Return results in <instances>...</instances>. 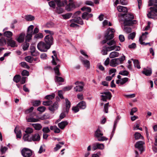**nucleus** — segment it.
<instances>
[{"mask_svg": "<svg viewBox=\"0 0 157 157\" xmlns=\"http://www.w3.org/2000/svg\"><path fill=\"white\" fill-rule=\"evenodd\" d=\"M124 31L127 33H130L131 32V29L128 27L124 25Z\"/></svg>", "mask_w": 157, "mask_h": 157, "instance_id": "nucleus-47", "label": "nucleus"}, {"mask_svg": "<svg viewBox=\"0 0 157 157\" xmlns=\"http://www.w3.org/2000/svg\"><path fill=\"white\" fill-rule=\"evenodd\" d=\"M68 124V123L66 121H62L58 124V126L60 129H63Z\"/></svg>", "mask_w": 157, "mask_h": 157, "instance_id": "nucleus-26", "label": "nucleus"}, {"mask_svg": "<svg viewBox=\"0 0 157 157\" xmlns=\"http://www.w3.org/2000/svg\"><path fill=\"white\" fill-rule=\"evenodd\" d=\"M4 35L7 37L10 38L13 36V33L10 31H6L4 33Z\"/></svg>", "mask_w": 157, "mask_h": 157, "instance_id": "nucleus-34", "label": "nucleus"}, {"mask_svg": "<svg viewBox=\"0 0 157 157\" xmlns=\"http://www.w3.org/2000/svg\"><path fill=\"white\" fill-rule=\"evenodd\" d=\"M144 144V142L142 141H138L136 144L135 147L142 152L143 151V145Z\"/></svg>", "mask_w": 157, "mask_h": 157, "instance_id": "nucleus-14", "label": "nucleus"}, {"mask_svg": "<svg viewBox=\"0 0 157 157\" xmlns=\"http://www.w3.org/2000/svg\"><path fill=\"white\" fill-rule=\"evenodd\" d=\"M48 4L50 7H52L53 9L55 8L56 5L54 2L53 1H51L49 2Z\"/></svg>", "mask_w": 157, "mask_h": 157, "instance_id": "nucleus-62", "label": "nucleus"}, {"mask_svg": "<svg viewBox=\"0 0 157 157\" xmlns=\"http://www.w3.org/2000/svg\"><path fill=\"white\" fill-rule=\"evenodd\" d=\"M54 70L55 71L56 74L57 76H60L61 74L59 72V69L57 67H55L54 68Z\"/></svg>", "mask_w": 157, "mask_h": 157, "instance_id": "nucleus-55", "label": "nucleus"}, {"mask_svg": "<svg viewBox=\"0 0 157 157\" xmlns=\"http://www.w3.org/2000/svg\"><path fill=\"white\" fill-rule=\"evenodd\" d=\"M56 76L55 77V80L56 82H63L64 81V79L61 77Z\"/></svg>", "mask_w": 157, "mask_h": 157, "instance_id": "nucleus-40", "label": "nucleus"}, {"mask_svg": "<svg viewBox=\"0 0 157 157\" xmlns=\"http://www.w3.org/2000/svg\"><path fill=\"white\" fill-rule=\"evenodd\" d=\"M119 74L124 76H127L129 74V72L127 71L124 70L120 72Z\"/></svg>", "mask_w": 157, "mask_h": 157, "instance_id": "nucleus-59", "label": "nucleus"}, {"mask_svg": "<svg viewBox=\"0 0 157 157\" xmlns=\"http://www.w3.org/2000/svg\"><path fill=\"white\" fill-rule=\"evenodd\" d=\"M40 139V136L38 133H36L31 135V142L39 141Z\"/></svg>", "mask_w": 157, "mask_h": 157, "instance_id": "nucleus-16", "label": "nucleus"}, {"mask_svg": "<svg viewBox=\"0 0 157 157\" xmlns=\"http://www.w3.org/2000/svg\"><path fill=\"white\" fill-rule=\"evenodd\" d=\"M52 52L54 54V56H52V62L53 65H56L58 62L59 61V60L57 57L56 51H53Z\"/></svg>", "mask_w": 157, "mask_h": 157, "instance_id": "nucleus-13", "label": "nucleus"}, {"mask_svg": "<svg viewBox=\"0 0 157 157\" xmlns=\"http://www.w3.org/2000/svg\"><path fill=\"white\" fill-rule=\"evenodd\" d=\"M115 31L114 29H110V28L108 29L104 35L105 39L103 40L102 41V43L104 44L106 43L108 40L113 39L114 37V33Z\"/></svg>", "mask_w": 157, "mask_h": 157, "instance_id": "nucleus-2", "label": "nucleus"}, {"mask_svg": "<svg viewBox=\"0 0 157 157\" xmlns=\"http://www.w3.org/2000/svg\"><path fill=\"white\" fill-rule=\"evenodd\" d=\"M32 126L36 130H40L42 128V126L40 124L35 123L31 124Z\"/></svg>", "mask_w": 157, "mask_h": 157, "instance_id": "nucleus-28", "label": "nucleus"}, {"mask_svg": "<svg viewBox=\"0 0 157 157\" xmlns=\"http://www.w3.org/2000/svg\"><path fill=\"white\" fill-rule=\"evenodd\" d=\"M72 15L71 13H67L62 15L63 17L65 19H67L69 18Z\"/></svg>", "mask_w": 157, "mask_h": 157, "instance_id": "nucleus-54", "label": "nucleus"}, {"mask_svg": "<svg viewBox=\"0 0 157 157\" xmlns=\"http://www.w3.org/2000/svg\"><path fill=\"white\" fill-rule=\"evenodd\" d=\"M121 85H123L129 80V78H124L121 79Z\"/></svg>", "mask_w": 157, "mask_h": 157, "instance_id": "nucleus-60", "label": "nucleus"}, {"mask_svg": "<svg viewBox=\"0 0 157 157\" xmlns=\"http://www.w3.org/2000/svg\"><path fill=\"white\" fill-rule=\"evenodd\" d=\"M57 6H64L67 3L66 0L61 1V0H54Z\"/></svg>", "mask_w": 157, "mask_h": 157, "instance_id": "nucleus-18", "label": "nucleus"}, {"mask_svg": "<svg viewBox=\"0 0 157 157\" xmlns=\"http://www.w3.org/2000/svg\"><path fill=\"white\" fill-rule=\"evenodd\" d=\"M66 101V112H68L69 109L71 106V103L70 101L67 99H65Z\"/></svg>", "mask_w": 157, "mask_h": 157, "instance_id": "nucleus-32", "label": "nucleus"}, {"mask_svg": "<svg viewBox=\"0 0 157 157\" xmlns=\"http://www.w3.org/2000/svg\"><path fill=\"white\" fill-rule=\"evenodd\" d=\"M52 101L51 100H49L44 101L43 102V104L45 106H49L52 104Z\"/></svg>", "mask_w": 157, "mask_h": 157, "instance_id": "nucleus-46", "label": "nucleus"}, {"mask_svg": "<svg viewBox=\"0 0 157 157\" xmlns=\"http://www.w3.org/2000/svg\"><path fill=\"white\" fill-rule=\"evenodd\" d=\"M14 132L16 134V137L17 138H21V130L17 129L16 127L14 129Z\"/></svg>", "mask_w": 157, "mask_h": 157, "instance_id": "nucleus-30", "label": "nucleus"}, {"mask_svg": "<svg viewBox=\"0 0 157 157\" xmlns=\"http://www.w3.org/2000/svg\"><path fill=\"white\" fill-rule=\"evenodd\" d=\"M93 16V14L85 12L82 13V17L83 19L88 20L89 18L92 17Z\"/></svg>", "mask_w": 157, "mask_h": 157, "instance_id": "nucleus-22", "label": "nucleus"}, {"mask_svg": "<svg viewBox=\"0 0 157 157\" xmlns=\"http://www.w3.org/2000/svg\"><path fill=\"white\" fill-rule=\"evenodd\" d=\"M25 19L27 21H31L34 19V17L31 15H27L25 16Z\"/></svg>", "mask_w": 157, "mask_h": 157, "instance_id": "nucleus-35", "label": "nucleus"}, {"mask_svg": "<svg viewBox=\"0 0 157 157\" xmlns=\"http://www.w3.org/2000/svg\"><path fill=\"white\" fill-rule=\"evenodd\" d=\"M74 5L73 3H70L69 4L67 5L66 7V9L67 11H70L72 8L73 7Z\"/></svg>", "mask_w": 157, "mask_h": 157, "instance_id": "nucleus-42", "label": "nucleus"}, {"mask_svg": "<svg viewBox=\"0 0 157 157\" xmlns=\"http://www.w3.org/2000/svg\"><path fill=\"white\" fill-rule=\"evenodd\" d=\"M33 28L34 26L33 25H31L28 27L27 30V35L26 37L25 40L26 41L29 42L31 39Z\"/></svg>", "mask_w": 157, "mask_h": 157, "instance_id": "nucleus-8", "label": "nucleus"}, {"mask_svg": "<svg viewBox=\"0 0 157 157\" xmlns=\"http://www.w3.org/2000/svg\"><path fill=\"white\" fill-rule=\"evenodd\" d=\"M20 64L21 67L23 68L27 69H29V66L27 65V63L25 62H21L20 63Z\"/></svg>", "mask_w": 157, "mask_h": 157, "instance_id": "nucleus-44", "label": "nucleus"}, {"mask_svg": "<svg viewBox=\"0 0 157 157\" xmlns=\"http://www.w3.org/2000/svg\"><path fill=\"white\" fill-rule=\"evenodd\" d=\"M148 34L147 32H145L144 33L142 34V36L139 38V41L141 44H144V42L143 41L145 40L147 37V36Z\"/></svg>", "mask_w": 157, "mask_h": 157, "instance_id": "nucleus-17", "label": "nucleus"}, {"mask_svg": "<svg viewBox=\"0 0 157 157\" xmlns=\"http://www.w3.org/2000/svg\"><path fill=\"white\" fill-rule=\"evenodd\" d=\"M119 55V54L118 52H113L110 53L109 56L110 58H113L116 57H118Z\"/></svg>", "mask_w": 157, "mask_h": 157, "instance_id": "nucleus-31", "label": "nucleus"}, {"mask_svg": "<svg viewBox=\"0 0 157 157\" xmlns=\"http://www.w3.org/2000/svg\"><path fill=\"white\" fill-rule=\"evenodd\" d=\"M33 129L30 127L27 128L25 131V132L26 133V134H31L33 133Z\"/></svg>", "mask_w": 157, "mask_h": 157, "instance_id": "nucleus-41", "label": "nucleus"}, {"mask_svg": "<svg viewBox=\"0 0 157 157\" xmlns=\"http://www.w3.org/2000/svg\"><path fill=\"white\" fill-rule=\"evenodd\" d=\"M101 100L103 101H106L107 100H110L112 97L111 93L109 92H103L101 93Z\"/></svg>", "mask_w": 157, "mask_h": 157, "instance_id": "nucleus-7", "label": "nucleus"}, {"mask_svg": "<svg viewBox=\"0 0 157 157\" xmlns=\"http://www.w3.org/2000/svg\"><path fill=\"white\" fill-rule=\"evenodd\" d=\"M7 44L9 46L13 48L17 47V46L16 42L13 40L12 38L7 40Z\"/></svg>", "mask_w": 157, "mask_h": 157, "instance_id": "nucleus-15", "label": "nucleus"}, {"mask_svg": "<svg viewBox=\"0 0 157 157\" xmlns=\"http://www.w3.org/2000/svg\"><path fill=\"white\" fill-rule=\"evenodd\" d=\"M81 10L82 11H86L90 13L91 11V9L90 8L87 7L86 6H83L81 8Z\"/></svg>", "mask_w": 157, "mask_h": 157, "instance_id": "nucleus-48", "label": "nucleus"}, {"mask_svg": "<svg viewBox=\"0 0 157 157\" xmlns=\"http://www.w3.org/2000/svg\"><path fill=\"white\" fill-rule=\"evenodd\" d=\"M53 39L52 35H48L46 36L44 38V40L50 47L53 44Z\"/></svg>", "mask_w": 157, "mask_h": 157, "instance_id": "nucleus-11", "label": "nucleus"}, {"mask_svg": "<svg viewBox=\"0 0 157 157\" xmlns=\"http://www.w3.org/2000/svg\"><path fill=\"white\" fill-rule=\"evenodd\" d=\"M125 59V56L123 55L120 58L112 59L109 63V65L112 67H115L119 64L123 63Z\"/></svg>", "mask_w": 157, "mask_h": 157, "instance_id": "nucleus-3", "label": "nucleus"}, {"mask_svg": "<svg viewBox=\"0 0 157 157\" xmlns=\"http://www.w3.org/2000/svg\"><path fill=\"white\" fill-rule=\"evenodd\" d=\"M25 59L26 61L30 63H31L33 61L32 57L29 56L26 57L25 58Z\"/></svg>", "mask_w": 157, "mask_h": 157, "instance_id": "nucleus-63", "label": "nucleus"}, {"mask_svg": "<svg viewBox=\"0 0 157 157\" xmlns=\"http://www.w3.org/2000/svg\"><path fill=\"white\" fill-rule=\"evenodd\" d=\"M58 107V104L57 102H56L52 105L49 107V109L53 113L57 109Z\"/></svg>", "mask_w": 157, "mask_h": 157, "instance_id": "nucleus-21", "label": "nucleus"}, {"mask_svg": "<svg viewBox=\"0 0 157 157\" xmlns=\"http://www.w3.org/2000/svg\"><path fill=\"white\" fill-rule=\"evenodd\" d=\"M23 139L25 141L31 142V135L25 134L23 136Z\"/></svg>", "mask_w": 157, "mask_h": 157, "instance_id": "nucleus-27", "label": "nucleus"}, {"mask_svg": "<svg viewBox=\"0 0 157 157\" xmlns=\"http://www.w3.org/2000/svg\"><path fill=\"white\" fill-rule=\"evenodd\" d=\"M21 154L24 157H31L32 155V151L29 149L24 148L21 151Z\"/></svg>", "mask_w": 157, "mask_h": 157, "instance_id": "nucleus-10", "label": "nucleus"}, {"mask_svg": "<svg viewBox=\"0 0 157 157\" xmlns=\"http://www.w3.org/2000/svg\"><path fill=\"white\" fill-rule=\"evenodd\" d=\"M37 48L41 52H46L50 47L46 43L43 41H40L38 44Z\"/></svg>", "mask_w": 157, "mask_h": 157, "instance_id": "nucleus-5", "label": "nucleus"}, {"mask_svg": "<svg viewBox=\"0 0 157 157\" xmlns=\"http://www.w3.org/2000/svg\"><path fill=\"white\" fill-rule=\"evenodd\" d=\"M46 109V108L44 106L39 107L37 108V110L38 111L40 112H44Z\"/></svg>", "mask_w": 157, "mask_h": 157, "instance_id": "nucleus-58", "label": "nucleus"}, {"mask_svg": "<svg viewBox=\"0 0 157 157\" xmlns=\"http://www.w3.org/2000/svg\"><path fill=\"white\" fill-rule=\"evenodd\" d=\"M132 60L133 61L134 67L138 69H140V66L139 61L138 60H134L133 59H132Z\"/></svg>", "mask_w": 157, "mask_h": 157, "instance_id": "nucleus-33", "label": "nucleus"}, {"mask_svg": "<svg viewBox=\"0 0 157 157\" xmlns=\"http://www.w3.org/2000/svg\"><path fill=\"white\" fill-rule=\"evenodd\" d=\"M71 22H75L80 25H82L83 22L80 17H78L75 18L71 20Z\"/></svg>", "mask_w": 157, "mask_h": 157, "instance_id": "nucleus-20", "label": "nucleus"}, {"mask_svg": "<svg viewBox=\"0 0 157 157\" xmlns=\"http://www.w3.org/2000/svg\"><path fill=\"white\" fill-rule=\"evenodd\" d=\"M8 148L7 147L3 146H1L0 148V151L2 154L5 153V152L7 150Z\"/></svg>", "mask_w": 157, "mask_h": 157, "instance_id": "nucleus-50", "label": "nucleus"}, {"mask_svg": "<svg viewBox=\"0 0 157 157\" xmlns=\"http://www.w3.org/2000/svg\"><path fill=\"white\" fill-rule=\"evenodd\" d=\"M75 84L76 85V87L74 88L75 91L77 92H81L82 91L84 85L83 82L77 81Z\"/></svg>", "mask_w": 157, "mask_h": 157, "instance_id": "nucleus-9", "label": "nucleus"}, {"mask_svg": "<svg viewBox=\"0 0 157 157\" xmlns=\"http://www.w3.org/2000/svg\"><path fill=\"white\" fill-rule=\"evenodd\" d=\"M135 36L136 33L135 32H134L131 33L128 35V39H132V40H133L135 37Z\"/></svg>", "mask_w": 157, "mask_h": 157, "instance_id": "nucleus-53", "label": "nucleus"}, {"mask_svg": "<svg viewBox=\"0 0 157 157\" xmlns=\"http://www.w3.org/2000/svg\"><path fill=\"white\" fill-rule=\"evenodd\" d=\"M43 34L41 33H39L37 34H36L34 36V38L36 39L42 38H43Z\"/></svg>", "mask_w": 157, "mask_h": 157, "instance_id": "nucleus-56", "label": "nucleus"}, {"mask_svg": "<svg viewBox=\"0 0 157 157\" xmlns=\"http://www.w3.org/2000/svg\"><path fill=\"white\" fill-rule=\"evenodd\" d=\"M43 132L44 133H48L50 132V130L48 127H44L42 129Z\"/></svg>", "mask_w": 157, "mask_h": 157, "instance_id": "nucleus-61", "label": "nucleus"}, {"mask_svg": "<svg viewBox=\"0 0 157 157\" xmlns=\"http://www.w3.org/2000/svg\"><path fill=\"white\" fill-rule=\"evenodd\" d=\"M77 106L80 109H85L86 107V102L83 101H82L79 103L77 105Z\"/></svg>", "mask_w": 157, "mask_h": 157, "instance_id": "nucleus-29", "label": "nucleus"}, {"mask_svg": "<svg viewBox=\"0 0 157 157\" xmlns=\"http://www.w3.org/2000/svg\"><path fill=\"white\" fill-rule=\"evenodd\" d=\"M153 3H157V0H150L148 2V6H153L149 8L150 11H147V16L149 18L156 19H157V4H154Z\"/></svg>", "mask_w": 157, "mask_h": 157, "instance_id": "nucleus-1", "label": "nucleus"}, {"mask_svg": "<svg viewBox=\"0 0 157 157\" xmlns=\"http://www.w3.org/2000/svg\"><path fill=\"white\" fill-rule=\"evenodd\" d=\"M95 136L98 138L99 141H103L108 140V138L105 136H103V133L98 128L95 132Z\"/></svg>", "mask_w": 157, "mask_h": 157, "instance_id": "nucleus-6", "label": "nucleus"}, {"mask_svg": "<svg viewBox=\"0 0 157 157\" xmlns=\"http://www.w3.org/2000/svg\"><path fill=\"white\" fill-rule=\"evenodd\" d=\"M6 39L3 37L0 39V46H3L5 45L6 43Z\"/></svg>", "mask_w": 157, "mask_h": 157, "instance_id": "nucleus-37", "label": "nucleus"}, {"mask_svg": "<svg viewBox=\"0 0 157 157\" xmlns=\"http://www.w3.org/2000/svg\"><path fill=\"white\" fill-rule=\"evenodd\" d=\"M55 96V95L54 93L52 94L51 95H46L45 98L49 100H51L54 99Z\"/></svg>", "mask_w": 157, "mask_h": 157, "instance_id": "nucleus-38", "label": "nucleus"}, {"mask_svg": "<svg viewBox=\"0 0 157 157\" xmlns=\"http://www.w3.org/2000/svg\"><path fill=\"white\" fill-rule=\"evenodd\" d=\"M81 61L85 65V67L88 68L90 67V64L89 61L87 60H84L82 59H81Z\"/></svg>", "mask_w": 157, "mask_h": 157, "instance_id": "nucleus-39", "label": "nucleus"}, {"mask_svg": "<svg viewBox=\"0 0 157 157\" xmlns=\"http://www.w3.org/2000/svg\"><path fill=\"white\" fill-rule=\"evenodd\" d=\"M92 149L95 151L97 149L102 150L104 148V146L103 144L95 143L93 144Z\"/></svg>", "mask_w": 157, "mask_h": 157, "instance_id": "nucleus-12", "label": "nucleus"}, {"mask_svg": "<svg viewBox=\"0 0 157 157\" xmlns=\"http://www.w3.org/2000/svg\"><path fill=\"white\" fill-rule=\"evenodd\" d=\"M33 105L34 106H38L41 104L40 101V100H35L33 102Z\"/></svg>", "mask_w": 157, "mask_h": 157, "instance_id": "nucleus-52", "label": "nucleus"}, {"mask_svg": "<svg viewBox=\"0 0 157 157\" xmlns=\"http://www.w3.org/2000/svg\"><path fill=\"white\" fill-rule=\"evenodd\" d=\"M117 9L118 11L119 12L126 13L128 11V10L126 7L121 6H118L117 7Z\"/></svg>", "mask_w": 157, "mask_h": 157, "instance_id": "nucleus-25", "label": "nucleus"}, {"mask_svg": "<svg viewBox=\"0 0 157 157\" xmlns=\"http://www.w3.org/2000/svg\"><path fill=\"white\" fill-rule=\"evenodd\" d=\"M62 6H57L56 8V12L59 14L63 13V9L61 7Z\"/></svg>", "mask_w": 157, "mask_h": 157, "instance_id": "nucleus-45", "label": "nucleus"}, {"mask_svg": "<svg viewBox=\"0 0 157 157\" xmlns=\"http://www.w3.org/2000/svg\"><path fill=\"white\" fill-rule=\"evenodd\" d=\"M109 106V103H107L104 105V110L105 113H107L108 112V107Z\"/></svg>", "mask_w": 157, "mask_h": 157, "instance_id": "nucleus-57", "label": "nucleus"}, {"mask_svg": "<svg viewBox=\"0 0 157 157\" xmlns=\"http://www.w3.org/2000/svg\"><path fill=\"white\" fill-rule=\"evenodd\" d=\"M106 43L109 46L113 45L116 44V42L114 40H111L110 41L108 40Z\"/></svg>", "mask_w": 157, "mask_h": 157, "instance_id": "nucleus-51", "label": "nucleus"}, {"mask_svg": "<svg viewBox=\"0 0 157 157\" xmlns=\"http://www.w3.org/2000/svg\"><path fill=\"white\" fill-rule=\"evenodd\" d=\"M21 79V76L19 75H16L13 78V81L16 83H18Z\"/></svg>", "mask_w": 157, "mask_h": 157, "instance_id": "nucleus-43", "label": "nucleus"}, {"mask_svg": "<svg viewBox=\"0 0 157 157\" xmlns=\"http://www.w3.org/2000/svg\"><path fill=\"white\" fill-rule=\"evenodd\" d=\"M126 17L127 18L125 19L124 21V24L125 26H130L133 24H136V21L135 20H132L134 18L133 14L131 13H128Z\"/></svg>", "mask_w": 157, "mask_h": 157, "instance_id": "nucleus-4", "label": "nucleus"}, {"mask_svg": "<svg viewBox=\"0 0 157 157\" xmlns=\"http://www.w3.org/2000/svg\"><path fill=\"white\" fill-rule=\"evenodd\" d=\"M29 45V43L25 42L23 45V50L25 51L27 50Z\"/></svg>", "mask_w": 157, "mask_h": 157, "instance_id": "nucleus-64", "label": "nucleus"}, {"mask_svg": "<svg viewBox=\"0 0 157 157\" xmlns=\"http://www.w3.org/2000/svg\"><path fill=\"white\" fill-rule=\"evenodd\" d=\"M121 117L119 115L117 116L116 119L115 120L114 122V125H113V131L112 133V134L111 136L110 139H111L112 137H113V134L114 133V131L115 130V128L117 126V122L120 119Z\"/></svg>", "mask_w": 157, "mask_h": 157, "instance_id": "nucleus-19", "label": "nucleus"}, {"mask_svg": "<svg viewBox=\"0 0 157 157\" xmlns=\"http://www.w3.org/2000/svg\"><path fill=\"white\" fill-rule=\"evenodd\" d=\"M25 37V33H21L17 39V40L19 43L23 42L24 40Z\"/></svg>", "mask_w": 157, "mask_h": 157, "instance_id": "nucleus-24", "label": "nucleus"}, {"mask_svg": "<svg viewBox=\"0 0 157 157\" xmlns=\"http://www.w3.org/2000/svg\"><path fill=\"white\" fill-rule=\"evenodd\" d=\"M26 120L28 122H36L39 121V120L38 119L34 118L33 117L26 118Z\"/></svg>", "mask_w": 157, "mask_h": 157, "instance_id": "nucleus-36", "label": "nucleus"}, {"mask_svg": "<svg viewBox=\"0 0 157 157\" xmlns=\"http://www.w3.org/2000/svg\"><path fill=\"white\" fill-rule=\"evenodd\" d=\"M135 139L136 140L139 139H141L143 137L141 134L138 132H136L135 133Z\"/></svg>", "mask_w": 157, "mask_h": 157, "instance_id": "nucleus-49", "label": "nucleus"}, {"mask_svg": "<svg viewBox=\"0 0 157 157\" xmlns=\"http://www.w3.org/2000/svg\"><path fill=\"white\" fill-rule=\"evenodd\" d=\"M143 74L146 76H150L151 74L152 70L150 68L147 67V68H145L142 72Z\"/></svg>", "mask_w": 157, "mask_h": 157, "instance_id": "nucleus-23", "label": "nucleus"}]
</instances>
